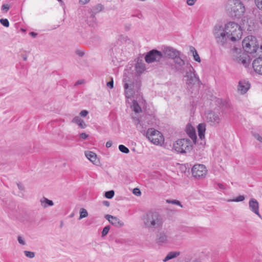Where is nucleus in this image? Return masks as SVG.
<instances>
[{"instance_id": "f257e3e1", "label": "nucleus", "mask_w": 262, "mask_h": 262, "mask_svg": "<svg viewBox=\"0 0 262 262\" xmlns=\"http://www.w3.org/2000/svg\"><path fill=\"white\" fill-rule=\"evenodd\" d=\"M162 58L172 59L167 63V66L174 72H183L185 61L181 57V52L171 47H164L162 50Z\"/></svg>"}, {"instance_id": "f03ea898", "label": "nucleus", "mask_w": 262, "mask_h": 262, "mask_svg": "<svg viewBox=\"0 0 262 262\" xmlns=\"http://www.w3.org/2000/svg\"><path fill=\"white\" fill-rule=\"evenodd\" d=\"M143 222L145 226L148 228L160 229L162 227L163 220L158 212L150 211L144 216Z\"/></svg>"}, {"instance_id": "7ed1b4c3", "label": "nucleus", "mask_w": 262, "mask_h": 262, "mask_svg": "<svg viewBox=\"0 0 262 262\" xmlns=\"http://www.w3.org/2000/svg\"><path fill=\"white\" fill-rule=\"evenodd\" d=\"M225 25L229 41L235 42L239 40L243 34L242 27L233 21L229 22Z\"/></svg>"}, {"instance_id": "20e7f679", "label": "nucleus", "mask_w": 262, "mask_h": 262, "mask_svg": "<svg viewBox=\"0 0 262 262\" xmlns=\"http://www.w3.org/2000/svg\"><path fill=\"white\" fill-rule=\"evenodd\" d=\"M227 9L230 14L237 18L241 17L245 11V8L240 0H229Z\"/></svg>"}, {"instance_id": "39448f33", "label": "nucleus", "mask_w": 262, "mask_h": 262, "mask_svg": "<svg viewBox=\"0 0 262 262\" xmlns=\"http://www.w3.org/2000/svg\"><path fill=\"white\" fill-rule=\"evenodd\" d=\"M213 33L216 41L218 43L221 45H224L227 42L229 41L226 25H216L213 29Z\"/></svg>"}, {"instance_id": "423d86ee", "label": "nucleus", "mask_w": 262, "mask_h": 262, "mask_svg": "<svg viewBox=\"0 0 262 262\" xmlns=\"http://www.w3.org/2000/svg\"><path fill=\"white\" fill-rule=\"evenodd\" d=\"M195 70L193 67L189 63L185 62L184 71L182 72H176L181 74L186 72L184 77L186 78V83L188 85L194 84L199 81V78L195 74Z\"/></svg>"}, {"instance_id": "0eeeda50", "label": "nucleus", "mask_w": 262, "mask_h": 262, "mask_svg": "<svg viewBox=\"0 0 262 262\" xmlns=\"http://www.w3.org/2000/svg\"><path fill=\"white\" fill-rule=\"evenodd\" d=\"M173 148L178 152L187 153L192 150V143L188 139H181L173 143Z\"/></svg>"}, {"instance_id": "6e6552de", "label": "nucleus", "mask_w": 262, "mask_h": 262, "mask_svg": "<svg viewBox=\"0 0 262 262\" xmlns=\"http://www.w3.org/2000/svg\"><path fill=\"white\" fill-rule=\"evenodd\" d=\"M242 45L245 51L250 54L255 53L259 47L256 37L252 35L245 37L243 40Z\"/></svg>"}, {"instance_id": "1a4fd4ad", "label": "nucleus", "mask_w": 262, "mask_h": 262, "mask_svg": "<svg viewBox=\"0 0 262 262\" xmlns=\"http://www.w3.org/2000/svg\"><path fill=\"white\" fill-rule=\"evenodd\" d=\"M204 119L209 125L217 127L221 123L222 118L219 112L208 111L204 114Z\"/></svg>"}, {"instance_id": "9d476101", "label": "nucleus", "mask_w": 262, "mask_h": 262, "mask_svg": "<svg viewBox=\"0 0 262 262\" xmlns=\"http://www.w3.org/2000/svg\"><path fill=\"white\" fill-rule=\"evenodd\" d=\"M146 137L148 140L155 145H161L164 142L162 134L158 130L151 128L147 129Z\"/></svg>"}, {"instance_id": "9b49d317", "label": "nucleus", "mask_w": 262, "mask_h": 262, "mask_svg": "<svg viewBox=\"0 0 262 262\" xmlns=\"http://www.w3.org/2000/svg\"><path fill=\"white\" fill-rule=\"evenodd\" d=\"M232 57L235 61L242 64L245 67H248L250 63L249 56L240 49L234 50L232 53Z\"/></svg>"}, {"instance_id": "f8f14e48", "label": "nucleus", "mask_w": 262, "mask_h": 262, "mask_svg": "<svg viewBox=\"0 0 262 262\" xmlns=\"http://www.w3.org/2000/svg\"><path fill=\"white\" fill-rule=\"evenodd\" d=\"M192 176L196 178H203L207 174V169L202 164L194 165L191 169Z\"/></svg>"}, {"instance_id": "ddd939ff", "label": "nucleus", "mask_w": 262, "mask_h": 262, "mask_svg": "<svg viewBox=\"0 0 262 262\" xmlns=\"http://www.w3.org/2000/svg\"><path fill=\"white\" fill-rule=\"evenodd\" d=\"M162 58L161 52L156 50H152L149 52L145 57L147 63H152L155 61H159Z\"/></svg>"}, {"instance_id": "4468645a", "label": "nucleus", "mask_w": 262, "mask_h": 262, "mask_svg": "<svg viewBox=\"0 0 262 262\" xmlns=\"http://www.w3.org/2000/svg\"><path fill=\"white\" fill-rule=\"evenodd\" d=\"M178 235H176V238L174 237L168 236L164 232H160L156 238V243L159 245H162L163 244H165L169 242L171 240L173 241L176 238L178 237Z\"/></svg>"}, {"instance_id": "2eb2a0df", "label": "nucleus", "mask_w": 262, "mask_h": 262, "mask_svg": "<svg viewBox=\"0 0 262 262\" xmlns=\"http://www.w3.org/2000/svg\"><path fill=\"white\" fill-rule=\"evenodd\" d=\"M250 84L249 82L245 79L239 81L237 85V92L242 95L245 94L249 90Z\"/></svg>"}, {"instance_id": "dca6fc26", "label": "nucleus", "mask_w": 262, "mask_h": 262, "mask_svg": "<svg viewBox=\"0 0 262 262\" xmlns=\"http://www.w3.org/2000/svg\"><path fill=\"white\" fill-rule=\"evenodd\" d=\"M242 20L243 28L249 31L253 30L254 26V20L252 18L247 15L244 16Z\"/></svg>"}, {"instance_id": "f3484780", "label": "nucleus", "mask_w": 262, "mask_h": 262, "mask_svg": "<svg viewBox=\"0 0 262 262\" xmlns=\"http://www.w3.org/2000/svg\"><path fill=\"white\" fill-rule=\"evenodd\" d=\"M249 207L250 210L259 217L261 218V216L259 211V203L255 199H251L249 202Z\"/></svg>"}, {"instance_id": "a211bd4d", "label": "nucleus", "mask_w": 262, "mask_h": 262, "mask_svg": "<svg viewBox=\"0 0 262 262\" xmlns=\"http://www.w3.org/2000/svg\"><path fill=\"white\" fill-rule=\"evenodd\" d=\"M105 218L113 225L117 228H120L124 225L123 222L120 221L118 217L106 214L105 216Z\"/></svg>"}, {"instance_id": "6ab92c4d", "label": "nucleus", "mask_w": 262, "mask_h": 262, "mask_svg": "<svg viewBox=\"0 0 262 262\" xmlns=\"http://www.w3.org/2000/svg\"><path fill=\"white\" fill-rule=\"evenodd\" d=\"M206 126V124L204 123H200L197 126L199 137L201 140V144L202 145V146H203L205 143L204 139L205 138Z\"/></svg>"}, {"instance_id": "aec40b11", "label": "nucleus", "mask_w": 262, "mask_h": 262, "mask_svg": "<svg viewBox=\"0 0 262 262\" xmlns=\"http://www.w3.org/2000/svg\"><path fill=\"white\" fill-rule=\"evenodd\" d=\"M186 131L188 136L192 139L194 144L196 143L197 136L195 128L190 125L187 126Z\"/></svg>"}, {"instance_id": "412c9836", "label": "nucleus", "mask_w": 262, "mask_h": 262, "mask_svg": "<svg viewBox=\"0 0 262 262\" xmlns=\"http://www.w3.org/2000/svg\"><path fill=\"white\" fill-rule=\"evenodd\" d=\"M253 67L256 73L262 75V57L258 58L253 61Z\"/></svg>"}, {"instance_id": "4be33fe9", "label": "nucleus", "mask_w": 262, "mask_h": 262, "mask_svg": "<svg viewBox=\"0 0 262 262\" xmlns=\"http://www.w3.org/2000/svg\"><path fill=\"white\" fill-rule=\"evenodd\" d=\"M124 88L125 89V94L126 97L128 98H130L134 93L132 83L131 82H125L124 84Z\"/></svg>"}, {"instance_id": "5701e85b", "label": "nucleus", "mask_w": 262, "mask_h": 262, "mask_svg": "<svg viewBox=\"0 0 262 262\" xmlns=\"http://www.w3.org/2000/svg\"><path fill=\"white\" fill-rule=\"evenodd\" d=\"M40 203L41 206L44 208L54 205V203L52 200H50L45 197H43L40 200Z\"/></svg>"}, {"instance_id": "b1692460", "label": "nucleus", "mask_w": 262, "mask_h": 262, "mask_svg": "<svg viewBox=\"0 0 262 262\" xmlns=\"http://www.w3.org/2000/svg\"><path fill=\"white\" fill-rule=\"evenodd\" d=\"M180 254V252L179 251H171L169 252L165 257L163 259L164 262H166L169 260L172 259L173 258H176Z\"/></svg>"}, {"instance_id": "393cba45", "label": "nucleus", "mask_w": 262, "mask_h": 262, "mask_svg": "<svg viewBox=\"0 0 262 262\" xmlns=\"http://www.w3.org/2000/svg\"><path fill=\"white\" fill-rule=\"evenodd\" d=\"M145 69V66L143 62L141 61H138L136 65V71L139 74L143 73Z\"/></svg>"}, {"instance_id": "a878e982", "label": "nucleus", "mask_w": 262, "mask_h": 262, "mask_svg": "<svg viewBox=\"0 0 262 262\" xmlns=\"http://www.w3.org/2000/svg\"><path fill=\"white\" fill-rule=\"evenodd\" d=\"M252 136L258 142L257 146L260 147L262 145V134H260L259 133L254 132L252 133Z\"/></svg>"}, {"instance_id": "bb28decb", "label": "nucleus", "mask_w": 262, "mask_h": 262, "mask_svg": "<svg viewBox=\"0 0 262 262\" xmlns=\"http://www.w3.org/2000/svg\"><path fill=\"white\" fill-rule=\"evenodd\" d=\"M86 157L92 162L94 163L96 161L97 156L93 151H88L85 152Z\"/></svg>"}, {"instance_id": "cd10ccee", "label": "nucleus", "mask_w": 262, "mask_h": 262, "mask_svg": "<svg viewBox=\"0 0 262 262\" xmlns=\"http://www.w3.org/2000/svg\"><path fill=\"white\" fill-rule=\"evenodd\" d=\"M189 50H190V52L191 53H192L194 59L196 61L200 62L201 58L198 53L197 51L195 50V49L193 47L191 46V47H190Z\"/></svg>"}, {"instance_id": "c85d7f7f", "label": "nucleus", "mask_w": 262, "mask_h": 262, "mask_svg": "<svg viewBox=\"0 0 262 262\" xmlns=\"http://www.w3.org/2000/svg\"><path fill=\"white\" fill-rule=\"evenodd\" d=\"M132 108L133 111H134L136 113H140L142 111L141 108L139 105L138 103L136 101L134 100L133 101V104L132 105Z\"/></svg>"}, {"instance_id": "c756f323", "label": "nucleus", "mask_w": 262, "mask_h": 262, "mask_svg": "<svg viewBox=\"0 0 262 262\" xmlns=\"http://www.w3.org/2000/svg\"><path fill=\"white\" fill-rule=\"evenodd\" d=\"M88 216V213L86 210L84 208H81L80 210V216L79 220H81L83 218L86 217Z\"/></svg>"}, {"instance_id": "7c9ffc66", "label": "nucleus", "mask_w": 262, "mask_h": 262, "mask_svg": "<svg viewBox=\"0 0 262 262\" xmlns=\"http://www.w3.org/2000/svg\"><path fill=\"white\" fill-rule=\"evenodd\" d=\"M245 198L244 195H239L237 198L234 199H229L227 201L228 202H242L243 201L245 200Z\"/></svg>"}, {"instance_id": "2f4dec72", "label": "nucleus", "mask_w": 262, "mask_h": 262, "mask_svg": "<svg viewBox=\"0 0 262 262\" xmlns=\"http://www.w3.org/2000/svg\"><path fill=\"white\" fill-rule=\"evenodd\" d=\"M119 149L120 151L125 154H128L129 152L128 148L123 145H120L119 146Z\"/></svg>"}, {"instance_id": "473e14b6", "label": "nucleus", "mask_w": 262, "mask_h": 262, "mask_svg": "<svg viewBox=\"0 0 262 262\" xmlns=\"http://www.w3.org/2000/svg\"><path fill=\"white\" fill-rule=\"evenodd\" d=\"M115 194V192L114 190H110L105 192V196L107 199H112Z\"/></svg>"}, {"instance_id": "72a5a7b5", "label": "nucleus", "mask_w": 262, "mask_h": 262, "mask_svg": "<svg viewBox=\"0 0 262 262\" xmlns=\"http://www.w3.org/2000/svg\"><path fill=\"white\" fill-rule=\"evenodd\" d=\"M24 254L26 256H27L29 258H32L33 257H34V256H35L34 252H31V251H25Z\"/></svg>"}, {"instance_id": "f704fd0d", "label": "nucleus", "mask_w": 262, "mask_h": 262, "mask_svg": "<svg viewBox=\"0 0 262 262\" xmlns=\"http://www.w3.org/2000/svg\"><path fill=\"white\" fill-rule=\"evenodd\" d=\"M166 202L168 203H171V204H173L177 205L180 206L181 207H183V206L181 204L180 202L178 201V200H167Z\"/></svg>"}, {"instance_id": "c9c22d12", "label": "nucleus", "mask_w": 262, "mask_h": 262, "mask_svg": "<svg viewBox=\"0 0 262 262\" xmlns=\"http://www.w3.org/2000/svg\"><path fill=\"white\" fill-rule=\"evenodd\" d=\"M0 23L5 27H8L9 26V23L6 18H1L0 19Z\"/></svg>"}, {"instance_id": "e433bc0d", "label": "nucleus", "mask_w": 262, "mask_h": 262, "mask_svg": "<svg viewBox=\"0 0 262 262\" xmlns=\"http://www.w3.org/2000/svg\"><path fill=\"white\" fill-rule=\"evenodd\" d=\"M110 229V227L109 226H105L102 231V236H105L108 232L109 230Z\"/></svg>"}, {"instance_id": "4c0bfd02", "label": "nucleus", "mask_w": 262, "mask_h": 262, "mask_svg": "<svg viewBox=\"0 0 262 262\" xmlns=\"http://www.w3.org/2000/svg\"><path fill=\"white\" fill-rule=\"evenodd\" d=\"M82 119L78 116L75 117L72 120V122L74 123L78 124L81 122Z\"/></svg>"}, {"instance_id": "58836bf2", "label": "nucleus", "mask_w": 262, "mask_h": 262, "mask_svg": "<svg viewBox=\"0 0 262 262\" xmlns=\"http://www.w3.org/2000/svg\"><path fill=\"white\" fill-rule=\"evenodd\" d=\"M255 3L257 8L262 10V0H255Z\"/></svg>"}, {"instance_id": "ea45409f", "label": "nucleus", "mask_w": 262, "mask_h": 262, "mask_svg": "<svg viewBox=\"0 0 262 262\" xmlns=\"http://www.w3.org/2000/svg\"><path fill=\"white\" fill-rule=\"evenodd\" d=\"M103 9V6L101 4H99L95 7L94 11H95V12H98L102 11Z\"/></svg>"}, {"instance_id": "a19ab883", "label": "nucleus", "mask_w": 262, "mask_h": 262, "mask_svg": "<svg viewBox=\"0 0 262 262\" xmlns=\"http://www.w3.org/2000/svg\"><path fill=\"white\" fill-rule=\"evenodd\" d=\"M106 85L108 88L110 89H113L114 87V80L112 77L111 78V81L107 82L106 83Z\"/></svg>"}, {"instance_id": "79ce46f5", "label": "nucleus", "mask_w": 262, "mask_h": 262, "mask_svg": "<svg viewBox=\"0 0 262 262\" xmlns=\"http://www.w3.org/2000/svg\"><path fill=\"white\" fill-rule=\"evenodd\" d=\"M133 192L135 195L137 196H140L141 194V191L137 188H134L133 189Z\"/></svg>"}, {"instance_id": "37998d69", "label": "nucleus", "mask_w": 262, "mask_h": 262, "mask_svg": "<svg viewBox=\"0 0 262 262\" xmlns=\"http://www.w3.org/2000/svg\"><path fill=\"white\" fill-rule=\"evenodd\" d=\"M17 240L20 244L22 245H25L26 244L24 239L21 236H18L17 237Z\"/></svg>"}, {"instance_id": "c03bdc74", "label": "nucleus", "mask_w": 262, "mask_h": 262, "mask_svg": "<svg viewBox=\"0 0 262 262\" xmlns=\"http://www.w3.org/2000/svg\"><path fill=\"white\" fill-rule=\"evenodd\" d=\"M78 125L81 128H84L86 126V124L85 123V122H84V121L83 120H82L81 121V122H79V123Z\"/></svg>"}, {"instance_id": "a18cd8bd", "label": "nucleus", "mask_w": 262, "mask_h": 262, "mask_svg": "<svg viewBox=\"0 0 262 262\" xmlns=\"http://www.w3.org/2000/svg\"><path fill=\"white\" fill-rule=\"evenodd\" d=\"M9 9V6L8 4L3 5L2 7V10L7 12Z\"/></svg>"}, {"instance_id": "49530a36", "label": "nucleus", "mask_w": 262, "mask_h": 262, "mask_svg": "<svg viewBox=\"0 0 262 262\" xmlns=\"http://www.w3.org/2000/svg\"><path fill=\"white\" fill-rule=\"evenodd\" d=\"M88 114V112L86 110H82L80 113V115L82 117H84Z\"/></svg>"}, {"instance_id": "de8ad7c7", "label": "nucleus", "mask_w": 262, "mask_h": 262, "mask_svg": "<svg viewBox=\"0 0 262 262\" xmlns=\"http://www.w3.org/2000/svg\"><path fill=\"white\" fill-rule=\"evenodd\" d=\"M196 0H187V4L189 6H193Z\"/></svg>"}, {"instance_id": "09e8293b", "label": "nucleus", "mask_w": 262, "mask_h": 262, "mask_svg": "<svg viewBox=\"0 0 262 262\" xmlns=\"http://www.w3.org/2000/svg\"><path fill=\"white\" fill-rule=\"evenodd\" d=\"M84 83V80L83 79H80L76 82L75 83V85H78L80 84H82Z\"/></svg>"}, {"instance_id": "8fccbe9b", "label": "nucleus", "mask_w": 262, "mask_h": 262, "mask_svg": "<svg viewBox=\"0 0 262 262\" xmlns=\"http://www.w3.org/2000/svg\"><path fill=\"white\" fill-rule=\"evenodd\" d=\"M90 0H79V3L82 5H85L88 4Z\"/></svg>"}, {"instance_id": "3c124183", "label": "nucleus", "mask_w": 262, "mask_h": 262, "mask_svg": "<svg viewBox=\"0 0 262 262\" xmlns=\"http://www.w3.org/2000/svg\"><path fill=\"white\" fill-rule=\"evenodd\" d=\"M88 137V135L85 133H81L80 134V137L82 139H85Z\"/></svg>"}, {"instance_id": "603ef678", "label": "nucleus", "mask_w": 262, "mask_h": 262, "mask_svg": "<svg viewBox=\"0 0 262 262\" xmlns=\"http://www.w3.org/2000/svg\"><path fill=\"white\" fill-rule=\"evenodd\" d=\"M112 145V143L111 141H107L106 143V147L108 148V147H110Z\"/></svg>"}, {"instance_id": "864d4df0", "label": "nucleus", "mask_w": 262, "mask_h": 262, "mask_svg": "<svg viewBox=\"0 0 262 262\" xmlns=\"http://www.w3.org/2000/svg\"><path fill=\"white\" fill-rule=\"evenodd\" d=\"M77 55H78L80 57L83 56V55H84V53L83 52L79 51L77 52Z\"/></svg>"}, {"instance_id": "5fc2aeb1", "label": "nucleus", "mask_w": 262, "mask_h": 262, "mask_svg": "<svg viewBox=\"0 0 262 262\" xmlns=\"http://www.w3.org/2000/svg\"><path fill=\"white\" fill-rule=\"evenodd\" d=\"M30 35L32 36L33 37H35L37 35V34L34 32H31L30 33Z\"/></svg>"}, {"instance_id": "6e6d98bb", "label": "nucleus", "mask_w": 262, "mask_h": 262, "mask_svg": "<svg viewBox=\"0 0 262 262\" xmlns=\"http://www.w3.org/2000/svg\"><path fill=\"white\" fill-rule=\"evenodd\" d=\"M218 186L221 189H225V187L222 184H218Z\"/></svg>"}, {"instance_id": "4d7b16f0", "label": "nucleus", "mask_w": 262, "mask_h": 262, "mask_svg": "<svg viewBox=\"0 0 262 262\" xmlns=\"http://www.w3.org/2000/svg\"><path fill=\"white\" fill-rule=\"evenodd\" d=\"M103 204L106 206H110V203L108 201H105L103 202Z\"/></svg>"}, {"instance_id": "13d9d810", "label": "nucleus", "mask_w": 262, "mask_h": 262, "mask_svg": "<svg viewBox=\"0 0 262 262\" xmlns=\"http://www.w3.org/2000/svg\"><path fill=\"white\" fill-rule=\"evenodd\" d=\"M259 21L260 23L262 25V14L260 15L259 16Z\"/></svg>"}, {"instance_id": "bf43d9fd", "label": "nucleus", "mask_w": 262, "mask_h": 262, "mask_svg": "<svg viewBox=\"0 0 262 262\" xmlns=\"http://www.w3.org/2000/svg\"><path fill=\"white\" fill-rule=\"evenodd\" d=\"M17 186L20 190H23V187L20 184H18Z\"/></svg>"}, {"instance_id": "052dcab7", "label": "nucleus", "mask_w": 262, "mask_h": 262, "mask_svg": "<svg viewBox=\"0 0 262 262\" xmlns=\"http://www.w3.org/2000/svg\"><path fill=\"white\" fill-rule=\"evenodd\" d=\"M23 59H24L25 61L27 60V57L26 56H23Z\"/></svg>"}, {"instance_id": "680f3d73", "label": "nucleus", "mask_w": 262, "mask_h": 262, "mask_svg": "<svg viewBox=\"0 0 262 262\" xmlns=\"http://www.w3.org/2000/svg\"><path fill=\"white\" fill-rule=\"evenodd\" d=\"M58 1L59 2H62V0H58Z\"/></svg>"}]
</instances>
